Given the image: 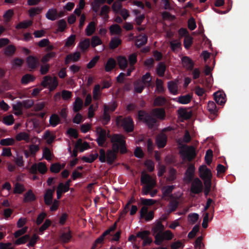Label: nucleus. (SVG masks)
Returning a JSON list of instances; mask_svg holds the SVG:
<instances>
[{
	"mask_svg": "<svg viewBox=\"0 0 249 249\" xmlns=\"http://www.w3.org/2000/svg\"><path fill=\"white\" fill-rule=\"evenodd\" d=\"M141 80L137 81L134 84L135 91L138 93H141L144 88Z\"/></svg>",
	"mask_w": 249,
	"mask_h": 249,
	"instance_id": "49",
	"label": "nucleus"
},
{
	"mask_svg": "<svg viewBox=\"0 0 249 249\" xmlns=\"http://www.w3.org/2000/svg\"><path fill=\"white\" fill-rule=\"evenodd\" d=\"M121 43V41L119 37H114L111 40L110 47L111 49H115Z\"/></svg>",
	"mask_w": 249,
	"mask_h": 249,
	"instance_id": "55",
	"label": "nucleus"
},
{
	"mask_svg": "<svg viewBox=\"0 0 249 249\" xmlns=\"http://www.w3.org/2000/svg\"><path fill=\"white\" fill-rule=\"evenodd\" d=\"M26 63L28 67L34 69L39 65V60L36 57L29 56L26 58Z\"/></svg>",
	"mask_w": 249,
	"mask_h": 249,
	"instance_id": "13",
	"label": "nucleus"
},
{
	"mask_svg": "<svg viewBox=\"0 0 249 249\" xmlns=\"http://www.w3.org/2000/svg\"><path fill=\"white\" fill-rule=\"evenodd\" d=\"M170 44L171 49L174 51H178L181 46L180 42L177 40L172 41Z\"/></svg>",
	"mask_w": 249,
	"mask_h": 249,
	"instance_id": "64",
	"label": "nucleus"
},
{
	"mask_svg": "<svg viewBox=\"0 0 249 249\" xmlns=\"http://www.w3.org/2000/svg\"><path fill=\"white\" fill-rule=\"evenodd\" d=\"M98 157V153H95L94 154H90L87 156H83L82 158V160L86 162L91 163L95 159H96Z\"/></svg>",
	"mask_w": 249,
	"mask_h": 249,
	"instance_id": "38",
	"label": "nucleus"
},
{
	"mask_svg": "<svg viewBox=\"0 0 249 249\" xmlns=\"http://www.w3.org/2000/svg\"><path fill=\"white\" fill-rule=\"evenodd\" d=\"M3 123L8 125L12 124L14 122V119L13 116L10 114L5 116L3 118Z\"/></svg>",
	"mask_w": 249,
	"mask_h": 249,
	"instance_id": "58",
	"label": "nucleus"
},
{
	"mask_svg": "<svg viewBox=\"0 0 249 249\" xmlns=\"http://www.w3.org/2000/svg\"><path fill=\"white\" fill-rule=\"evenodd\" d=\"M192 98V95L188 94L178 97L176 99V101L181 104H187L191 101Z\"/></svg>",
	"mask_w": 249,
	"mask_h": 249,
	"instance_id": "25",
	"label": "nucleus"
},
{
	"mask_svg": "<svg viewBox=\"0 0 249 249\" xmlns=\"http://www.w3.org/2000/svg\"><path fill=\"white\" fill-rule=\"evenodd\" d=\"M23 105L20 102H17L13 105L12 108L14 113L16 115H20L22 114Z\"/></svg>",
	"mask_w": 249,
	"mask_h": 249,
	"instance_id": "24",
	"label": "nucleus"
},
{
	"mask_svg": "<svg viewBox=\"0 0 249 249\" xmlns=\"http://www.w3.org/2000/svg\"><path fill=\"white\" fill-rule=\"evenodd\" d=\"M121 117H119L117 120V123L118 124H121L124 129L128 132L131 131L133 129L134 125L133 124V121L130 117H127L124 118L120 122Z\"/></svg>",
	"mask_w": 249,
	"mask_h": 249,
	"instance_id": "7",
	"label": "nucleus"
},
{
	"mask_svg": "<svg viewBox=\"0 0 249 249\" xmlns=\"http://www.w3.org/2000/svg\"><path fill=\"white\" fill-rule=\"evenodd\" d=\"M96 132L97 135V142L99 145L102 146L106 141L107 133L100 127L96 128Z\"/></svg>",
	"mask_w": 249,
	"mask_h": 249,
	"instance_id": "8",
	"label": "nucleus"
},
{
	"mask_svg": "<svg viewBox=\"0 0 249 249\" xmlns=\"http://www.w3.org/2000/svg\"><path fill=\"white\" fill-rule=\"evenodd\" d=\"M166 136L163 134L159 135L156 139V144L159 148L163 147L166 143Z\"/></svg>",
	"mask_w": 249,
	"mask_h": 249,
	"instance_id": "23",
	"label": "nucleus"
},
{
	"mask_svg": "<svg viewBox=\"0 0 249 249\" xmlns=\"http://www.w3.org/2000/svg\"><path fill=\"white\" fill-rule=\"evenodd\" d=\"M147 40V36L145 35H140L137 37L136 40V45L137 47H141L146 43Z\"/></svg>",
	"mask_w": 249,
	"mask_h": 249,
	"instance_id": "35",
	"label": "nucleus"
},
{
	"mask_svg": "<svg viewBox=\"0 0 249 249\" xmlns=\"http://www.w3.org/2000/svg\"><path fill=\"white\" fill-rule=\"evenodd\" d=\"M36 199V196L32 190H29L24 196L23 201L25 202H29L34 201Z\"/></svg>",
	"mask_w": 249,
	"mask_h": 249,
	"instance_id": "32",
	"label": "nucleus"
},
{
	"mask_svg": "<svg viewBox=\"0 0 249 249\" xmlns=\"http://www.w3.org/2000/svg\"><path fill=\"white\" fill-rule=\"evenodd\" d=\"M202 188L201 181L198 178H195L192 183L191 191L195 194H198L202 191Z\"/></svg>",
	"mask_w": 249,
	"mask_h": 249,
	"instance_id": "9",
	"label": "nucleus"
},
{
	"mask_svg": "<svg viewBox=\"0 0 249 249\" xmlns=\"http://www.w3.org/2000/svg\"><path fill=\"white\" fill-rule=\"evenodd\" d=\"M102 41L98 36H93L91 40V46L93 48L102 44Z\"/></svg>",
	"mask_w": 249,
	"mask_h": 249,
	"instance_id": "52",
	"label": "nucleus"
},
{
	"mask_svg": "<svg viewBox=\"0 0 249 249\" xmlns=\"http://www.w3.org/2000/svg\"><path fill=\"white\" fill-rule=\"evenodd\" d=\"M182 64L186 69H191L193 67V63L192 60L187 56L182 58Z\"/></svg>",
	"mask_w": 249,
	"mask_h": 249,
	"instance_id": "33",
	"label": "nucleus"
},
{
	"mask_svg": "<svg viewBox=\"0 0 249 249\" xmlns=\"http://www.w3.org/2000/svg\"><path fill=\"white\" fill-rule=\"evenodd\" d=\"M141 182L146 184L142 189V194L143 195H148L150 191L154 188L156 184L155 179L144 172L142 174Z\"/></svg>",
	"mask_w": 249,
	"mask_h": 249,
	"instance_id": "2",
	"label": "nucleus"
},
{
	"mask_svg": "<svg viewBox=\"0 0 249 249\" xmlns=\"http://www.w3.org/2000/svg\"><path fill=\"white\" fill-rule=\"evenodd\" d=\"M25 190L24 186L23 184L16 183L15 185L14 193L15 194H21Z\"/></svg>",
	"mask_w": 249,
	"mask_h": 249,
	"instance_id": "47",
	"label": "nucleus"
},
{
	"mask_svg": "<svg viewBox=\"0 0 249 249\" xmlns=\"http://www.w3.org/2000/svg\"><path fill=\"white\" fill-rule=\"evenodd\" d=\"M116 64V61L114 59L111 58L108 59L105 66V71L107 72L111 71L115 68Z\"/></svg>",
	"mask_w": 249,
	"mask_h": 249,
	"instance_id": "28",
	"label": "nucleus"
},
{
	"mask_svg": "<svg viewBox=\"0 0 249 249\" xmlns=\"http://www.w3.org/2000/svg\"><path fill=\"white\" fill-rule=\"evenodd\" d=\"M174 188L175 186L174 185H169L163 187L161 189L162 197L169 196Z\"/></svg>",
	"mask_w": 249,
	"mask_h": 249,
	"instance_id": "31",
	"label": "nucleus"
},
{
	"mask_svg": "<svg viewBox=\"0 0 249 249\" xmlns=\"http://www.w3.org/2000/svg\"><path fill=\"white\" fill-rule=\"evenodd\" d=\"M169 91L173 94H176L178 92V83L175 81H170L168 84Z\"/></svg>",
	"mask_w": 249,
	"mask_h": 249,
	"instance_id": "36",
	"label": "nucleus"
},
{
	"mask_svg": "<svg viewBox=\"0 0 249 249\" xmlns=\"http://www.w3.org/2000/svg\"><path fill=\"white\" fill-rule=\"evenodd\" d=\"M83 106V101L79 97H77L75 99L74 102L73 103V111L75 112H77L80 110Z\"/></svg>",
	"mask_w": 249,
	"mask_h": 249,
	"instance_id": "27",
	"label": "nucleus"
},
{
	"mask_svg": "<svg viewBox=\"0 0 249 249\" xmlns=\"http://www.w3.org/2000/svg\"><path fill=\"white\" fill-rule=\"evenodd\" d=\"M56 56L55 52H50L43 56L41 59V62L43 63L49 61L51 59Z\"/></svg>",
	"mask_w": 249,
	"mask_h": 249,
	"instance_id": "54",
	"label": "nucleus"
},
{
	"mask_svg": "<svg viewBox=\"0 0 249 249\" xmlns=\"http://www.w3.org/2000/svg\"><path fill=\"white\" fill-rule=\"evenodd\" d=\"M57 78L55 76L52 77L49 75L43 77L41 85L45 88H48L50 91L54 90L58 86Z\"/></svg>",
	"mask_w": 249,
	"mask_h": 249,
	"instance_id": "3",
	"label": "nucleus"
},
{
	"mask_svg": "<svg viewBox=\"0 0 249 249\" xmlns=\"http://www.w3.org/2000/svg\"><path fill=\"white\" fill-rule=\"evenodd\" d=\"M117 61L118 65L121 69H124L126 68L128 62L125 57L122 56H119L117 58Z\"/></svg>",
	"mask_w": 249,
	"mask_h": 249,
	"instance_id": "37",
	"label": "nucleus"
},
{
	"mask_svg": "<svg viewBox=\"0 0 249 249\" xmlns=\"http://www.w3.org/2000/svg\"><path fill=\"white\" fill-rule=\"evenodd\" d=\"M140 216L142 218H144L145 220L149 221L153 218L154 213L152 211L148 212V208L146 207H143L140 211Z\"/></svg>",
	"mask_w": 249,
	"mask_h": 249,
	"instance_id": "14",
	"label": "nucleus"
},
{
	"mask_svg": "<svg viewBox=\"0 0 249 249\" xmlns=\"http://www.w3.org/2000/svg\"><path fill=\"white\" fill-rule=\"evenodd\" d=\"M16 139L18 141L24 140L27 142H30L29 135L25 132H21L18 133L16 136Z\"/></svg>",
	"mask_w": 249,
	"mask_h": 249,
	"instance_id": "29",
	"label": "nucleus"
},
{
	"mask_svg": "<svg viewBox=\"0 0 249 249\" xmlns=\"http://www.w3.org/2000/svg\"><path fill=\"white\" fill-rule=\"evenodd\" d=\"M81 56V53L79 52H75L72 53H71L67 55L65 59V63L68 64L71 61L76 62L77 61Z\"/></svg>",
	"mask_w": 249,
	"mask_h": 249,
	"instance_id": "17",
	"label": "nucleus"
},
{
	"mask_svg": "<svg viewBox=\"0 0 249 249\" xmlns=\"http://www.w3.org/2000/svg\"><path fill=\"white\" fill-rule=\"evenodd\" d=\"M15 143V140L13 138H6L2 139L0 141L1 145H12Z\"/></svg>",
	"mask_w": 249,
	"mask_h": 249,
	"instance_id": "61",
	"label": "nucleus"
},
{
	"mask_svg": "<svg viewBox=\"0 0 249 249\" xmlns=\"http://www.w3.org/2000/svg\"><path fill=\"white\" fill-rule=\"evenodd\" d=\"M112 143V150H108L106 153L104 150H100L99 160L102 162H107L111 164L116 158V153L120 151L121 153L126 152L125 141L124 137L120 134L114 135L111 139Z\"/></svg>",
	"mask_w": 249,
	"mask_h": 249,
	"instance_id": "1",
	"label": "nucleus"
},
{
	"mask_svg": "<svg viewBox=\"0 0 249 249\" xmlns=\"http://www.w3.org/2000/svg\"><path fill=\"white\" fill-rule=\"evenodd\" d=\"M100 58L99 56L96 55L92 58L91 60L87 64V68L91 69L94 67Z\"/></svg>",
	"mask_w": 249,
	"mask_h": 249,
	"instance_id": "59",
	"label": "nucleus"
},
{
	"mask_svg": "<svg viewBox=\"0 0 249 249\" xmlns=\"http://www.w3.org/2000/svg\"><path fill=\"white\" fill-rule=\"evenodd\" d=\"M181 140H178V143L182 145L180 151V153L183 156L184 158H186L188 160H191L196 156L195 149L193 146H188L186 145H183L181 143Z\"/></svg>",
	"mask_w": 249,
	"mask_h": 249,
	"instance_id": "4",
	"label": "nucleus"
},
{
	"mask_svg": "<svg viewBox=\"0 0 249 249\" xmlns=\"http://www.w3.org/2000/svg\"><path fill=\"white\" fill-rule=\"evenodd\" d=\"M109 109L107 105L104 106L103 122L107 124L110 120V116L108 114Z\"/></svg>",
	"mask_w": 249,
	"mask_h": 249,
	"instance_id": "53",
	"label": "nucleus"
},
{
	"mask_svg": "<svg viewBox=\"0 0 249 249\" xmlns=\"http://www.w3.org/2000/svg\"><path fill=\"white\" fill-rule=\"evenodd\" d=\"M207 108L211 114H214L216 112V105L213 101L208 102Z\"/></svg>",
	"mask_w": 249,
	"mask_h": 249,
	"instance_id": "62",
	"label": "nucleus"
},
{
	"mask_svg": "<svg viewBox=\"0 0 249 249\" xmlns=\"http://www.w3.org/2000/svg\"><path fill=\"white\" fill-rule=\"evenodd\" d=\"M112 9L115 13L118 14L123 9L122 8L121 3L118 1L114 2L112 5Z\"/></svg>",
	"mask_w": 249,
	"mask_h": 249,
	"instance_id": "57",
	"label": "nucleus"
},
{
	"mask_svg": "<svg viewBox=\"0 0 249 249\" xmlns=\"http://www.w3.org/2000/svg\"><path fill=\"white\" fill-rule=\"evenodd\" d=\"M42 8L40 7H36L31 8L29 10V14L30 17H34L36 15L39 14L42 10Z\"/></svg>",
	"mask_w": 249,
	"mask_h": 249,
	"instance_id": "51",
	"label": "nucleus"
},
{
	"mask_svg": "<svg viewBox=\"0 0 249 249\" xmlns=\"http://www.w3.org/2000/svg\"><path fill=\"white\" fill-rule=\"evenodd\" d=\"M151 115L160 120H164L165 117V112L163 108H156L152 110Z\"/></svg>",
	"mask_w": 249,
	"mask_h": 249,
	"instance_id": "16",
	"label": "nucleus"
},
{
	"mask_svg": "<svg viewBox=\"0 0 249 249\" xmlns=\"http://www.w3.org/2000/svg\"><path fill=\"white\" fill-rule=\"evenodd\" d=\"M199 218V215L196 213H192L188 215V221L192 224L196 223Z\"/></svg>",
	"mask_w": 249,
	"mask_h": 249,
	"instance_id": "60",
	"label": "nucleus"
},
{
	"mask_svg": "<svg viewBox=\"0 0 249 249\" xmlns=\"http://www.w3.org/2000/svg\"><path fill=\"white\" fill-rule=\"evenodd\" d=\"M54 189H48L44 195V202L47 205H51L53 202V196Z\"/></svg>",
	"mask_w": 249,
	"mask_h": 249,
	"instance_id": "18",
	"label": "nucleus"
},
{
	"mask_svg": "<svg viewBox=\"0 0 249 249\" xmlns=\"http://www.w3.org/2000/svg\"><path fill=\"white\" fill-rule=\"evenodd\" d=\"M164 227L160 222H158L154 227L152 229L153 235L155 238H156L157 235L160 234L162 231H163Z\"/></svg>",
	"mask_w": 249,
	"mask_h": 249,
	"instance_id": "22",
	"label": "nucleus"
},
{
	"mask_svg": "<svg viewBox=\"0 0 249 249\" xmlns=\"http://www.w3.org/2000/svg\"><path fill=\"white\" fill-rule=\"evenodd\" d=\"M71 237V231H68L67 232L62 233L60 236V239L63 242L67 243L70 241Z\"/></svg>",
	"mask_w": 249,
	"mask_h": 249,
	"instance_id": "46",
	"label": "nucleus"
},
{
	"mask_svg": "<svg viewBox=\"0 0 249 249\" xmlns=\"http://www.w3.org/2000/svg\"><path fill=\"white\" fill-rule=\"evenodd\" d=\"M23 62H24V61L22 59H19V58L14 59L11 63L12 69H16L18 67L21 66L23 63Z\"/></svg>",
	"mask_w": 249,
	"mask_h": 249,
	"instance_id": "50",
	"label": "nucleus"
},
{
	"mask_svg": "<svg viewBox=\"0 0 249 249\" xmlns=\"http://www.w3.org/2000/svg\"><path fill=\"white\" fill-rule=\"evenodd\" d=\"M34 77L30 74H26L24 75L21 79L22 84H27L29 82L34 81Z\"/></svg>",
	"mask_w": 249,
	"mask_h": 249,
	"instance_id": "63",
	"label": "nucleus"
},
{
	"mask_svg": "<svg viewBox=\"0 0 249 249\" xmlns=\"http://www.w3.org/2000/svg\"><path fill=\"white\" fill-rule=\"evenodd\" d=\"M152 78L149 73H146L142 76V84L145 86H149Z\"/></svg>",
	"mask_w": 249,
	"mask_h": 249,
	"instance_id": "44",
	"label": "nucleus"
},
{
	"mask_svg": "<svg viewBox=\"0 0 249 249\" xmlns=\"http://www.w3.org/2000/svg\"><path fill=\"white\" fill-rule=\"evenodd\" d=\"M101 95V88L99 85L95 86L93 91V97L95 100H98Z\"/></svg>",
	"mask_w": 249,
	"mask_h": 249,
	"instance_id": "41",
	"label": "nucleus"
},
{
	"mask_svg": "<svg viewBox=\"0 0 249 249\" xmlns=\"http://www.w3.org/2000/svg\"><path fill=\"white\" fill-rule=\"evenodd\" d=\"M96 23L94 21L90 22L85 29V33L87 36H90L95 31Z\"/></svg>",
	"mask_w": 249,
	"mask_h": 249,
	"instance_id": "26",
	"label": "nucleus"
},
{
	"mask_svg": "<svg viewBox=\"0 0 249 249\" xmlns=\"http://www.w3.org/2000/svg\"><path fill=\"white\" fill-rule=\"evenodd\" d=\"M30 239L29 235L26 234L21 237L18 239L15 242V244L16 245H20L24 244Z\"/></svg>",
	"mask_w": 249,
	"mask_h": 249,
	"instance_id": "56",
	"label": "nucleus"
},
{
	"mask_svg": "<svg viewBox=\"0 0 249 249\" xmlns=\"http://www.w3.org/2000/svg\"><path fill=\"white\" fill-rule=\"evenodd\" d=\"M37 170L41 174H44L47 171V168L44 163L39 162L38 164H33L31 167L30 171L33 173H36Z\"/></svg>",
	"mask_w": 249,
	"mask_h": 249,
	"instance_id": "11",
	"label": "nucleus"
},
{
	"mask_svg": "<svg viewBox=\"0 0 249 249\" xmlns=\"http://www.w3.org/2000/svg\"><path fill=\"white\" fill-rule=\"evenodd\" d=\"M133 13L136 16L135 18V21L137 24L140 25L144 18V14H140V12L137 10H133Z\"/></svg>",
	"mask_w": 249,
	"mask_h": 249,
	"instance_id": "40",
	"label": "nucleus"
},
{
	"mask_svg": "<svg viewBox=\"0 0 249 249\" xmlns=\"http://www.w3.org/2000/svg\"><path fill=\"white\" fill-rule=\"evenodd\" d=\"M32 24V21L31 20H25L17 24L16 28L17 29H25L31 26Z\"/></svg>",
	"mask_w": 249,
	"mask_h": 249,
	"instance_id": "48",
	"label": "nucleus"
},
{
	"mask_svg": "<svg viewBox=\"0 0 249 249\" xmlns=\"http://www.w3.org/2000/svg\"><path fill=\"white\" fill-rule=\"evenodd\" d=\"M46 17L49 20H55L58 17L57 10L55 8L49 9L46 14Z\"/></svg>",
	"mask_w": 249,
	"mask_h": 249,
	"instance_id": "19",
	"label": "nucleus"
},
{
	"mask_svg": "<svg viewBox=\"0 0 249 249\" xmlns=\"http://www.w3.org/2000/svg\"><path fill=\"white\" fill-rule=\"evenodd\" d=\"M90 46V40L89 39H85L79 42L78 46L84 52L87 50Z\"/></svg>",
	"mask_w": 249,
	"mask_h": 249,
	"instance_id": "39",
	"label": "nucleus"
},
{
	"mask_svg": "<svg viewBox=\"0 0 249 249\" xmlns=\"http://www.w3.org/2000/svg\"><path fill=\"white\" fill-rule=\"evenodd\" d=\"M174 237V234L169 230H167L164 231H162L160 234L157 235L155 238V243L156 244L160 245L164 240H170Z\"/></svg>",
	"mask_w": 249,
	"mask_h": 249,
	"instance_id": "6",
	"label": "nucleus"
},
{
	"mask_svg": "<svg viewBox=\"0 0 249 249\" xmlns=\"http://www.w3.org/2000/svg\"><path fill=\"white\" fill-rule=\"evenodd\" d=\"M76 38V36L74 35H72L68 37L65 41V46L66 47H70L74 45V42Z\"/></svg>",
	"mask_w": 249,
	"mask_h": 249,
	"instance_id": "42",
	"label": "nucleus"
},
{
	"mask_svg": "<svg viewBox=\"0 0 249 249\" xmlns=\"http://www.w3.org/2000/svg\"><path fill=\"white\" fill-rule=\"evenodd\" d=\"M166 102V100L165 98L159 96L155 99L153 104L155 106H161L164 105Z\"/></svg>",
	"mask_w": 249,
	"mask_h": 249,
	"instance_id": "43",
	"label": "nucleus"
},
{
	"mask_svg": "<svg viewBox=\"0 0 249 249\" xmlns=\"http://www.w3.org/2000/svg\"><path fill=\"white\" fill-rule=\"evenodd\" d=\"M75 147L81 152H83L89 148V144L86 142H83L81 139H79L75 143Z\"/></svg>",
	"mask_w": 249,
	"mask_h": 249,
	"instance_id": "21",
	"label": "nucleus"
},
{
	"mask_svg": "<svg viewBox=\"0 0 249 249\" xmlns=\"http://www.w3.org/2000/svg\"><path fill=\"white\" fill-rule=\"evenodd\" d=\"M214 97L215 102L218 104L222 105L226 102V95L222 92L217 91L214 93Z\"/></svg>",
	"mask_w": 249,
	"mask_h": 249,
	"instance_id": "20",
	"label": "nucleus"
},
{
	"mask_svg": "<svg viewBox=\"0 0 249 249\" xmlns=\"http://www.w3.org/2000/svg\"><path fill=\"white\" fill-rule=\"evenodd\" d=\"M138 115L140 120H144L148 125L149 127H152L153 124L155 123V121L154 119L151 118L148 115H147L143 111H139Z\"/></svg>",
	"mask_w": 249,
	"mask_h": 249,
	"instance_id": "12",
	"label": "nucleus"
},
{
	"mask_svg": "<svg viewBox=\"0 0 249 249\" xmlns=\"http://www.w3.org/2000/svg\"><path fill=\"white\" fill-rule=\"evenodd\" d=\"M199 176L203 180L204 183L211 182L212 174L211 171L206 165H202L199 168Z\"/></svg>",
	"mask_w": 249,
	"mask_h": 249,
	"instance_id": "5",
	"label": "nucleus"
},
{
	"mask_svg": "<svg viewBox=\"0 0 249 249\" xmlns=\"http://www.w3.org/2000/svg\"><path fill=\"white\" fill-rule=\"evenodd\" d=\"M195 171V166L193 164H190L188 166V167L185 173L184 179L187 181H190L193 178L194 173Z\"/></svg>",
	"mask_w": 249,
	"mask_h": 249,
	"instance_id": "15",
	"label": "nucleus"
},
{
	"mask_svg": "<svg viewBox=\"0 0 249 249\" xmlns=\"http://www.w3.org/2000/svg\"><path fill=\"white\" fill-rule=\"evenodd\" d=\"M110 33L111 35H120L122 33V29L118 24H113L109 28Z\"/></svg>",
	"mask_w": 249,
	"mask_h": 249,
	"instance_id": "34",
	"label": "nucleus"
},
{
	"mask_svg": "<svg viewBox=\"0 0 249 249\" xmlns=\"http://www.w3.org/2000/svg\"><path fill=\"white\" fill-rule=\"evenodd\" d=\"M178 113L179 118L181 121L189 119L192 115L191 110L188 108L184 107L179 108L178 110Z\"/></svg>",
	"mask_w": 249,
	"mask_h": 249,
	"instance_id": "10",
	"label": "nucleus"
},
{
	"mask_svg": "<svg viewBox=\"0 0 249 249\" xmlns=\"http://www.w3.org/2000/svg\"><path fill=\"white\" fill-rule=\"evenodd\" d=\"M60 119L58 115L53 114L50 118L49 123L50 124L53 126L55 127L60 123Z\"/></svg>",
	"mask_w": 249,
	"mask_h": 249,
	"instance_id": "30",
	"label": "nucleus"
},
{
	"mask_svg": "<svg viewBox=\"0 0 249 249\" xmlns=\"http://www.w3.org/2000/svg\"><path fill=\"white\" fill-rule=\"evenodd\" d=\"M43 138L46 140L48 144H50L53 141L55 137L53 135L51 134L50 131H46L44 134Z\"/></svg>",
	"mask_w": 249,
	"mask_h": 249,
	"instance_id": "45",
	"label": "nucleus"
}]
</instances>
